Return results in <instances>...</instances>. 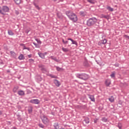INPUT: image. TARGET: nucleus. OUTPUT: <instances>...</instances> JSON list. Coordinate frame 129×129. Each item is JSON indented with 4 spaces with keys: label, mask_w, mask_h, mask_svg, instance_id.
Returning a JSON list of instances; mask_svg holds the SVG:
<instances>
[{
    "label": "nucleus",
    "mask_w": 129,
    "mask_h": 129,
    "mask_svg": "<svg viewBox=\"0 0 129 129\" xmlns=\"http://www.w3.org/2000/svg\"><path fill=\"white\" fill-rule=\"evenodd\" d=\"M76 76L77 78H79L82 80H84V81H86V80L89 79V75L85 73L77 74H76Z\"/></svg>",
    "instance_id": "f03ea898"
},
{
    "label": "nucleus",
    "mask_w": 129,
    "mask_h": 129,
    "mask_svg": "<svg viewBox=\"0 0 129 129\" xmlns=\"http://www.w3.org/2000/svg\"><path fill=\"white\" fill-rule=\"evenodd\" d=\"M68 40L69 41H71V42H72V44H73V45H76V46H77V45H78V43H77V42L72 39V38H68Z\"/></svg>",
    "instance_id": "6e6552de"
},
{
    "label": "nucleus",
    "mask_w": 129,
    "mask_h": 129,
    "mask_svg": "<svg viewBox=\"0 0 129 129\" xmlns=\"http://www.w3.org/2000/svg\"><path fill=\"white\" fill-rule=\"evenodd\" d=\"M20 45L23 47V50H28V51H30L29 47H26L24 44H21Z\"/></svg>",
    "instance_id": "f3484780"
},
{
    "label": "nucleus",
    "mask_w": 129,
    "mask_h": 129,
    "mask_svg": "<svg viewBox=\"0 0 129 129\" xmlns=\"http://www.w3.org/2000/svg\"><path fill=\"white\" fill-rule=\"evenodd\" d=\"M30 102L34 104H39L40 103V101L38 99H32L30 100Z\"/></svg>",
    "instance_id": "0eeeda50"
},
{
    "label": "nucleus",
    "mask_w": 129,
    "mask_h": 129,
    "mask_svg": "<svg viewBox=\"0 0 129 129\" xmlns=\"http://www.w3.org/2000/svg\"><path fill=\"white\" fill-rule=\"evenodd\" d=\"M28 57L29 58H31V57H32V54H28Z\"/></svg>",
    "instance_id": "09e8293b"
},
{
    "label": "nucleus",
    "mask_w": 129,
    "mask_h": 129,
    "mask_svg": "<svg viewBox=\"0 0 129 129\" xmlns=\"http://www.w3.org/2000/svg\"><path fill=\"white\" fill-rule=\"evenodd\" d=\"M111 83V82L109 80H106L105 82V84L106 85V86H107V87L109 86Z\"/></svg>",
    "instance_id": "ddd939ff"
},
{
    "label": "nucleus",
    "mask_w": 129,
    "mask_h": 129,
    "mask_svg": "<svg viewBox=\"0 0 129 129\" xmlns=\"http://www.w3.org/2000/svg\"><path fill=\"white\" fill-rule=\"evenodd\" d=\"M107 42V40H106V39H104L102 40H101V42L100 43V45H104L105 44H106V42Z\"/></svg>",
    "instance_id": "aec40b11"
},
{
    "label": "nucleus",
    "mask_w": 129,
    "mask_h": 129,
    "mask_svg": "<svg viewBox=\"0 0 129 129\" xmlns=\"http://www.w3.org/2000/svg\"><path fill=\"white\" fill-rule=\"evenodd\" d=\"M109 101L110 102H114V98L111 96L110 98H108Z\"/></svg>",
    "instance_id": "5701e85b"
},
{
    "label": "nucleus",
    "mask_w": 129,
    "mask_h": 129,
    "mask_svg": "<svg viewBox=\"0 0 129 129\" xmlns=\"http://www.w3.org/2000/svg\"><path fill=\"white\" fill-rule=\"evenodd\" d=\"M57 71H61V70H62V68H60L59 67H55Z\"/></svg>",
    "instance_id": "58836bf2"
},
{
    "label": "nucleus",
    "mask_w": 129,
    "mask_h": 129,
    "mask_svg": "<svg viewBox=\"0 0 129 129\" xmlns=\"http://www.w3.org/2000/svg\"><path fill=\"white\" fill-rule=\"evenodd\" d=\"M38 54L40 58H42V59H45V54H44V53L38 52Z\"/></svg>",
    "instance_id": "2eb2a0df"
},
{
    "label": "nucleus",
    "mask_w": 129,
    "mask_h": 129,
    "mask_svg": "<svg viewBox=\"0 0 129 129\" xmlns=\"http://www.w3.org/2000/svg\"><path fill=\"white\" fill-rule=\"evenodd\" d=\"M35 41H36V42H37L38 45H41V44H42V42L41 41L40 39L35 38Z\"/></svg>",
    "instance_id": "393cba45"
},
{
    "label": "nucleus",
    "mask_w": 129,
    "mask_h": 129,
    "mask_svg": "<svg viewBox=\"0 0 129 129\" xmlns=\"http://www.w3.org/2000/svg\"><path fill=\"white\" fill-rule=\"evenodd\" d=\"M29 61H30V62H34V59H29Z\"/></svg>",
    "instance_id": "de8ad7c7"
},
{
    "label": "nucleus",
    "mask_w": 129,
    "mask_h": 129,
    "mask_svg": "<svg viewBox=\"0 0 129 129\" xmlns=\"http://www.w3.org/2000/svg\"><path fill=\"white\" fill-rule=\"evenodd\" d=\"M19 89V87H15L13 89V92H17V90Z\"/></svg>",
    "instance_id": "c9c22d12"
},
{
    "label": "nucleus",
    "mask_w": 129,
    "mask_h": 129,
    "mask_svg": "<svg viewBox=\"0 0 129 129\" xmlns=\"http://www.w3.org/2000/svg\"><path fill=\"white\" fill-rule=\"evenodd\" d=\"M53 126L54 127V129H58L59 128V124H58V123H55L54 124H53Z\"/></svg>",
    "instance_id": "cd10ccee"
},
{
    "label": "nucleus",
    "mask_w": 129,
    "mask_h": 129,
    "mask_svg": "<svg viewBox=\"0 0 129 129\" xmlns=\"http://www.w3.org/2000/svg\"><path fill=\"white\" fill-rule=\"evenodd\" d=\"M94 122H95V123H96V122H97V121L96 120H94Z\"/></svg>",
    "instance_id": "864d4df0"
},
{
    "label": "nucleus",
    "mask_w": 129,
    "mask_h": 129,
    "mask_svg": "<svg viewBox=\"0 0 129 129\" xmlns=\"http://www.w3.org/2000/svg\"><path fill=\"white\" fill-rule=\"evenodd\" d=\"M62 50L63 52H69V49L68 48H65L64 47H62Z\"/></svg>",
    "instance_id": "c756f323"
},
{
    "label": "nucleus",
    "mask_w": 129,
    "mask_h": 129,
    "mask_svg": "<svg viewBox=\"0 0 129 129\" xmlns=\"http://www.w3.org/2000/svg\"><path fill=\"white\" fill-rule=\"evenodd\" d=\"M18 94L20 95V96H22V95H25V92L24 91H19L18 92Z\"/></svg>",
    "instance_id": "dca6fc26"
},
{
    "label": "nucleus",
    "mask_w": 129,
    "mask_h": 129,
    "mask_svg": "<svg viewBox=\"0 0 129 129\" xmlns=\"http://www.w3.org/2000/svg\"><path fill=\"white\" fill-rule=\"evenodd\" d=\"M16 5H20L21 4V0H14Z\"/></svg>",
    "instance_id": "2f4dec72"
},
{
    "label": "nucleus",
    "mask_w": 129,
    "mask_h": 129,
    "mask_svg": "<svg viewBox=\"0 0 129 129\" xmlns=\"http://www.w3.org/2000/svg\"><path fill=\"white\" fill-rule=\"evenodd\" d=\"M13 128H14V129H17V127H14Z\"/></svg>",
    "instance_id": "5fc2aeb1"
},
{
    "label": "nucleus",
    "mask_w": 129,
    "mask_h": 129,
    "mask_svg": "<svg viewBox=\"0 0 129 129\" xmlns=\"http://www.w3.org/2000/svg\"><path fill=\"white\" fill-rule=\"evenodd\" d=\"M18 59H19V60H24L25 59V56H24L23 54H21L19 56Z\"/></svg>",
    "instance_id": "412c9836"
},
{
    "label": "nucleus",
    "mask_w": 129,
    "mask_h": 129,
    "mask_svg": "<svg viewBox=\"0 0 129 129\" xmlns=\"http://www.w3.org/2000/svg\"><path fill=\"white\" fill-rule=\"evenodd\" d=\"M3 114V111L0 110V115H2Z\"/></svg>",
    "instance_id": "3c124183"
},
{
    "label": "nucleus",
    "mask_w": 129,
    "mask_h": 129,
    "mask_svg": "<svg viewBox=\"0 0 129 129\" xmlns=\"http://www.w3.org/2000/svg\"><path fill=\"white\" fill-rule=\"evenodd\" d=\"M7 73H11V71H10V70H7Z\"/></svg>",
    "instance_id": "8fccbe9b"
},
{
    "label": "nucleus",
    "mask_w": 129,
    "mask_h": 129,
    "mask_svg": "<svg viewBox=\"0 0 129 129\" xmlns=\"http://www.w3.org/2000/svg\"><path fill=\"white\" fill-rule=\"evenodd\" d=\"M10 53L13 58H14L15 59L17 58V54L15 53V52H14L13 51H10Z\"/></svg>",
    "instance_id": "f8f14e48"
},
{
    "label": "nucleus",
    "mask_w": 129,
    "mask_h": 129,
    "mask_svg": "<svg viewBox=\"0 0 129 129\" xmlns=\"http://www.w3.org/2000/svg\"><path fill=\"white\" fill-rule=\"evenodd\" d=\"M42 121L44 124H47L49 122V119L45 115H43L41 117Z\"/></svg>",
    "instance_id": "423d86ee"
},
{
    "label": "nucleus",
    "mask_w": 129,
    "mask_h": 129,
    "mask_svg": "<svg viewBox=\"0 0 129 129\" xmlns=\"http://www.w3.org/2000/svg\"><path fill=\"white\" fill-rule=\"evenodd\" d=\"M57 16L58 18H59V19H60L61 18V15H60V14H59L58 13L57 14Z\"/></svg>",
    "instance_id": "49530a36"
},
{
    "label": "nucleus",
    "mask_w": 129,
    "mask_h": 129,
    "mask_svg": "<svg viewBox=\"0 0 129 129\" xmlns=\"http://www.w3.org/2000/svg\"><path fill=\"white\" fill-rule=\"evenodd\" d=\"M38 125H39V127H41V128H44V127H45V126H44V125H43V124H42V123L39 124Z\"/></svg>",
    "instance_id": "ea45409f"
},
{
    "label": "nucleus",
    "mask_w": 129,
    "mask_h": 129,
    "mask_svg": "<svg viewBox=\"0 0 129 129\" xmlns=\"http://www.w3.org/2000/svg\"><path fill=\"white\" fill-rule=\"evenodd\" d=\"M66 14L68 17L69 19L72 21L74 23H76L78 21L77 15L74 13L72 11L69 10L66 12Z\"/></svg>",
    "instance_id": "f257e3e1"
},
{
    "label": "nucleus",
    "mask_w": 129,
    "mask_h": 129,
    "mask_svg": "<svg viewBox=\"0 0 129 129\" xmlns=\"http://www.w3.org/2000/svg\"><path fill=\"white\" fill-rule=\"evenodd\" d=\"M80 15L81 17H85V16H86V12L81 11L80 12Z\"/></svg>",
    "instance_id": "4468645a"
},
{
    "label": "nucleus",
    "mask_w": 129,
    "mask_h": 129,
    "mask_svg": "<svg viewBox=\"0 0 129 129\" xmlns=\"http://www.w3.org/2000/svg\"><path fill=\"white\" fill-rule=\"evenodd\" d=\"M17 117L18 120H19V121H21V120L23 119V118H22V116L20 114H17Z\"/></svg>",
    "instance_id": "a878e982"
},
{
    "label": "nucleus",
    "mask_w": 129,
    "mask_h": 129,
    "mask_svg": "<svg viewBox=\"0 0 129 129\" xmlns=\"http://www.w3.org/2000/svg\"><path fill=\"white\" fill-rule=\"evenodd\" d=\"M8 35H9V36H14V32H13V31L11 30H8Z\"/></svg>",
    "instance_id": "6ab92c4d"
},
{
    "label": "nucleus",
    "mask_w": 129,
    "mask_h": 129,
    "mask_svg": "<svg viewBox=\"0 0 129 129\" xmlns=\"http://www.w3.org/2000/svg\"><path fill=\"white\" fill-rule=\"evenodd\" d=\"M124 38H125L126 39L129 40V36H128L127 35H124Z\"/></svg>",
    "instance_id": "37998d69"
},
{
    "label": "nucleus",
    "mask_w": 129,
    "mask_h": 129,
    "mask_svg": "<svg viewBox=\"0 0 129 129\" xmlns=\"http://www.w3.org/2000/svg\"><path fill=\"white\" fill-rule=\"evenodd\" d=\"M107 10L109 12H113V8L110 7V6H107L106 8Z\"/></svg>",
    "instance_id": "bb28decb"
},
{
    "label": "nucleus",
    "mask_w": 129,
    "mask_h": 129,
    "mask_svg": "<svg viewBox=\"0 0 129 129\" xmlns=\"http://www.w3.org/2000/svg\"><path fill=\"white\" fill-rule=\"evenodd\" d=\"M50 59H51V60H53L55 62H58L59 61V59H57V57L56 56H50Z\"/></svg>",
    "instance_id": "9b49d317"
},
{
    "label": "nucleus",
    "mask_w": 129,
    "mask_h": 129,
    "mask_svg": "<svg viewBox=\"0 0 129 129\" xmlns=\"http://www.w3.org/2000/svg\"><path fill=\"white\" fill-rule=\"evenodd\" d=\"M29 32H30V30H26V33H27V34H29Z\"/></svg>",
    "instance_id": "603ef678"
},
{
    "label": "nucleus",
    "mask_w": 129,
    "mask_h": 129,
    "mask_svg": "<svg viewBox=\"0 0 129 129\" xmlns=\"http://www.w3.org/2000/svg\"><path fill=\"white\" fill-rule=\"evenodd\" d=\"M118 66H119V63L116 62L114 64V67H118Z\"/></svg>",
    "instance_id": "c03bdc74"
},
{
    "label": "nucleus",
    "mask_w": 129,
    "mask_h": 129,
    "mask_svg": "<svg viewBox=\"0 0 129 129\" xmlns=\"http://www.w3.org/2000/svg\"><path fill=\"white\" fill-rule=\"evenodd\" d=\"M102 18H104V19H106L107 20H109V15H102Z\"/></svg>",
    "instance_id": "7c9ffc66"
},
{
    "label": "nucleus",
    "mask_w": 129,
    "mask_h": 129,
    "mask_svg": "<svg viewBox=\"0 0 129 129\" xmlns=\"http://www.w3.org/2000/svg\"><path fill=\"white\" fill-rule=\"evenodd\" d=\"M97 22V19H96L95 17L90 18L87 21V26H88L89 27L93 26V25H94Z\"/></svg>",
    "instance_id": "20e7f679"
},
{
    "label": "nucleus",
    "mask_w": 129,
    "mask_h": 129,
    "mask_svg": "<svg viewBox=\"0 0 129 129\" xmlns=\"http://www.w3.org/2000/svg\"><path fill=\"white\" fill-rule=\"evenodd\" d=\"M62 43L64 45H67V43H68V41H65L64 40V39H62Z\"/></svg>",
    "instance_id": "4c0bfd02"
},
{
    "label": "nucleus",
    "mask_w": 129,
    "mask_h": 129,
    "mask_svg": "<svg viewBox=\"0 0 129 129\" xmlns=\"http://www.w3.org/2000/svg\"><path fill=\"white\" fill-rule=\"evenodd\" d=\"M36 79L38 82H41L42 80H43V79L42 78V77L40 75H37L36 76Z\"/></svg>",
    "instance_id": "1a4fd4ad"
},
{
    "label": "nucleus",
    "mask_w": 129,
    "mask_h": 129,
    "mask_svg": "<svg viewBox=\"0 0 129 129\" xmlns=\"http://www.w3.org/2000/svg\"><path fill=\"white\" fill-rule=\"evenodd\" d=\"M88 3H90V4H94V1L93 0H87Z\"/></svg>",
    "instance_id": "a19ab883"
},
{
    "label": "nucleus",
    "mask_w": 129,
    "mask_h": 129,
    "mask_svg": "<svg viewBox=\"0 0 129 129\" xmlns=\"http://www.w3.org/2000/svg\"><path fill=\"white\" fill-rule=\"evenodd\" d=\"M10 12V8L7 6H4L2 8L0 6V14L3 16H6V13Z\"/></svg>",
    "instance_id": "7ed1b4c3"
},
{
    "label": "nucleus",
    "mask_w": 129,
    "mask_h": 129,
    "mask_svg": "<svg viewBox=\"0 0 129 129\" xmlns=\"http://www.w3.org/2000/svg\"><path fill=\"white\" fill-rule=\"evenodd\" d=\"M102 121H103V122H106L107 121V119L105 117H103L102 118Z\"/></svg>",
    "instance_id": "e433bc0d"
},
{
    "label": "nucleus",
    "mask_w": 129,
    "mask_h": 129,
    "mask_svg": "<svg viewBox=\"0 0 129 129\" xmlns=\"http://www.w3.org/2000/svg\"><path fill=\"white\" fill-rule=\"evenodd\" d=\"M89 98L91 99V101H95V99H94V96L93 95H89Z\"/></svg>",
    "instance_id": "4be33fe9"
},
{
    "label": "nucleus",
    "mask_w": 129,
    "mask_h": 129,
    "mask_svg": "<svg viewBox=\"0 0 129 129\" xmlns=\"http://www.w3.org/2000/svg\"><path fill=\"white\" fill-rule=\"evenodd\" d=\"M33 5L35 7V8L37 9V10H40V7H39V6L38 5H37L35 3H33Z\"/></svg>",
    "instance_id": "72a5a7b5"
},
{
    "label": "nucleus",
    "mask_w": 129,
    "mask_h": 129,
    "mask_svg": "<svg viewBox=\"0 0 129 129\" xmlns=\"http://www.w3.org/2000/svg\"><path fill=\"white\" fill-rule=\"evenodd\" d=\"M48 76H49V77H51V78H54L56 79L57 78V76H55V75H53L52 74H49L48 75Z\"/></svg>",
    "instance_id": "473e14b6"
},
{
    "label": "nucleus",
    "mask_w": 129,
    "mask_h": 129,
    "mask_svg": "<svg viewBox=\"0 0 129 129\" xmlns=\"http://www.w3.org/2000/svg\"><path fill=\"white\" fill-rule=\"evenodd\" d=\"M15 14H16V15H19L20 14V13L18 11L16 10Z\"/></svg>",
    "instance_id": "a18cd8bd"
},
{
    "label": "nucleus",
    "mask_w": 129,
    "mask_h": 129,
    "mask_svg": "<svg viewBox=\"0 0 129 129\" xmlns=\"http://www.w3.org/2000/svg\"><path fill=\"white\" fill-rule=\"evenodd\" d=\"M119 128H120V127H119Z\"/></svg>",
    "instance_id": "13d9d810"
},
{
    "label": "nucleus",
    "mask_w": 129,
    "mask_h": 129,
    "mask_svg": "<svg viewBox=\"0 0 129 129\" xmlns=\"http://www.w3.org/2000/svg\"><path fill=\"white\" fill-rule=\"evenodd\" d=\"M110 77L111 78H114L115 77V72H112Z\"/></svg>",
    "instance_id": "c85d7f7f"
},
{
    "label": "nucleus",
    "mask_w": 129,
    "mask_h": 129,
    "mask_svg": "<svg viewBox=\"0 0 129 129\" xmlns=\"http://www.w3.org/2000/svg\"><path fill=\"white\" fill-rule=\"evenodd\" d=\"M33 44L35 46L36 48H40V44H37L35 42H33Z\"/></svg>",
    "instance_id": "f704fd0d"
},
{
    "label": "nucleus",
    "mask_w": 129,
    "mask_h": 129,
    "mask_svg": "<svg viewBox=\"0 0 129 129\" xmlns=\"http://www.w3.org/2000/svg\"><path fill=\"white\" fill-rule=\"evenodd\" d=\"M84 65L85 66H86V67H87V66H88V62L87 61H84Z\"/></svg>",
    "instance_id": "79ce46f5"
},
{
    "label": "nucleus",
    "mask_w": 129,
    "mask_h": 129,
    "mask_svg": "<svg viewBox=\"0 0 129 129\" xmlns=\"http://www.w3.org/2000/svg\"><path fill=\"white\" fill-rule=\"evenodd\" d=\"M28 108V111L29 113H32V112H33V107L29 106Z\"/></svg>",
    "instance_id": "a211bd4d"
},
{
    "label": "nucleus",
    "mask_w": 129,
    "mask_h": 129,
    "mask_svg": "<svg viewBox=\"0 0 129 129\" xmlns=\"http://www.w3.org/2000/svg\"><path fill=\"white\" fill-rule=\"evenodd\" d=\"M60 129H65V128H60Z\"/></svg>",
    "instance_id": "4d7b16f0"
},
{
    "label": "nucleus",
    "mask_w": 129,
    "mask_h": 129,
    "mask_svg": "<svg viewBox=\"0 0 129 129\" xmlns=\"http://www.w3.org/2000/svg\"><path fill=\"white\" fill-rule=\"evenodd\" d=\"M84 122H85V123H89V117H86L84 120Z\"/></svg>",
    "instance_id": "b1692460"
},
{
    "label": "nucleus",
    "mask_w": 129,
    "mask_h": 129,
    "mask_svg": "<svg viewBox=\"0 0 129 129\" xmlns=\"http://www.w3.org/2000/svg\"><path fill=\"white\" fill-rule=\"evenodd\" d=\"M54 2H57V0H53Z\"/></svg>",
    "instance_id": "6e6d98bb"
},
{
    "label": "nucleus",
    "mask_w": 129,
    "mask_h": 129,
    "mask_svg": "<svg viewBox=\"0 0 129 129\" xmlns=\"http://www.w3.org/2000/svg\"><path fill=\"white\" fill-rule=\"evenodd\" d=\"M54 83L55 84V85L57 86V87H59L60 85H61V84L60 83V82L57 80H54Z\"/></svg>",
    "instance_id": "9d476101"
},
{
    "label": "nucleus",
    "mask_w": 129,
    "mask_h": 129,
    "mask_svg": "<svg viewBox=\"0 0 129 129\" xmlns=\"http://www.w3.org/2000/svg\"><path fill=\"white\" fill-rule=\"evenodd\" d=\"M38 67L40 69L41 71L43 72V73H46L47 72V69L43 64H38Z\"/></svg>",
    "instance_id": "39448f33"
}]
</instances>
